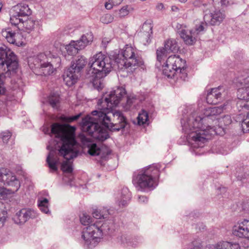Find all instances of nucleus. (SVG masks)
<instances>
[{
  "mask_svg": "<svg viewBox=\"0 0 249 249\" xmlns=\"http://www.w3.org/2000/svg\"><path fill=\"white\" fill-rule=\"evenodd\" d=\"M223 11L219 10H216L215 8L211 6L209 10L207 9L204 11V16H219L220 15H223Z\"/></svg>",
  "mask_w": 249,
  "mask_h": 249,
  "instance_id": "33",
  "label": "nucleus"
},
{
  "mask_svg": "<svg viewBox=\"0 0 249 249\" xmlns=\"http://www.w3.org/2000/svg\"><path fill=\"white\" fill-rule=\"evenodd\" d=\"M112 223L110 220L97 221L83 230L82 238L85 246L89 248L94 247L99 239L104 234L108 233Z\"/></svg>",
  "mask_w": 249,
  "mask_h": 249,
  "instance_id": "8",
  "label": "nucleus"
},
{
  "mask_svg": "<svg viewBox=\"0 0 249 249\" xmlns=\"http://www.w3.org/2000/svg\"><path fill=\"white\" fill-rule=\"evenodd\" d=\"M80 116L81 113L71 117L63 116L62 117L61 119L63 121L66 123H71L77 120L80 117Z\"/></svg>",
  "mask_w": 249,
  "mask_h": 249,
  "instance_id": "39",
  "label": "nucleus"
},
{
  "mask_svg": "<svg viewBox=\"0 0 249 249\" xmlns=\"http://www.w3.org/2000/svg\"><path fill=\"white\" fill-rule=\"evenodd\" d=\"M46 161L52 172L57 171V165L59 163V159L56 155V151L51 149L47 157Z\"/></svg>",
  "mask_w": 249,
  "mask_h": 249,
  "instance_id": "23",
  "label": "nucleus"
},
{
  "mask_svg": "<svg viewBox=\"0 0 249 249\" xmlns=\"http://www.w3.org/2000/svg\"><path fill=\"white\" fill-rule=\"evenodd\" d=\"M48 102L52 107L57 109L60 105V97L58 94H51L49 96Z\"/></svg>",
  "mask_w": 249,
  "mask_h": 249,
  "instance_id": "28",
  "label": "nucleus"
},
{
  "mask_svg": "<svg viewBox=\"0 0 249 249\" xmlns=\"http://www.w3.org/2000/svg\"><path fill=\"white\" fill-rule=\"evenodd\" d=\"M243 107H244L246 108H247L249 107V106L247 105L246 103H245L243 104Z\"/></svg>",
  "mask_w": 249,
  "mask_h": 249,
  "instance_id": "52",
  "label": "nucleus"
},
{
  "mask_svg": "<svg viewBox=\"0 0 249 249\" xmlns=\"http://www.w3.org/2000/svg\"><path fill=\"white\" fill-rule=\"evenodd\" d=\"M105 102H106L105 101L104 102H103V101H101L100 100H99V101L98 102V105L100 106V105L102 103H104L105 104L107 105V104ZM98 109H100V107H98ZM105 109H110L109 108H107V107L104 108H100L101 110H104Z\"/></svg>",
  "mask_w": 249,
  "mask_h": 249,
  "instance_id": "49",
  "label": "nucleus"
},
{
  "mask_svg": "<svg viewBox=\"0 0 249 249\" xmlns=\"http://www.w3.org/2000/svg\"><path fill=\"white\" fill-rule=\"evenodd\" d=\"M106 42H108V41L106 40V39L105 38H104L102 40V43L105 44Z\"/></svg>",
  "mask_w": 249,
  "mask_h": 249,
  "instance_id": "53",
  "label": "nucleus"
},
{
  "mask_svg": "<svg viewBox=\"0 0 249 249\" xmlns=\"http://www.w3.org/2000/svg\"><path fill=\"white\" fill-rule=\"evenodd\" d=\"M249 175L247 173H245L244 175L241 174L239 173L238 175L237 176V178L238 180H242L244 178H247V177Z\"/></svg>",
  "mask_w": 249,
  "mask_h": 249,
  "instance_id": "46",
  "label": "nucleus"
},
{
  "mask_svg": "<svg viewBox=\"0 0 249 249\" xmlns=\"http://www.w3.org/2000/svg\"><path fill=\"white\" fill-rule=\"evenodd\" d=\"M18 68L17 55L5 45L0 46V95L5 92L1 77L15 75Z\"/></svg>",
  "mask_w": 249,
  "mask_h": 249,
  "instance_id": "5",
  "label": "nucleus"
},
{
  "mask_svg": "<svg viewBox=\"0 0 249 249\" xmlns=\"http://www.w3.org/2000/svg\"><path fill=\"white\" fill-rule=\"evenodd\" d=\"M53 58H54L58 62L60 60V58L56 56L55 54L52 53L50 51H46L29 59V65L36 74L49 75L53 73L54 70Z\"/></svg>",
  "mask_w": 249,
  "mask_h": 249,
  "instance_id": "9",
  "label": "nucleus"
},
{
  "mask_svg": "<svg viewBox=\"0 0 249 249\" xmlns=\"http://www.w3.org/2000/svg\"><path fill=\"white\" fill-rule=\"evenodd\" d=\"M224 106L210 107L204 110L203 115L195 112L189 115L186 120L182 119V129L187 135L189 140L194 142V147H201L203 144L210 139L211 137L216 134L214 126L208 123L216 116L221 114L224 109Z\"/></svg>",
  "mask_w": 249,
  "mask_h": 249,
  "instance_id": "2",
  "label": "nucleus"
},
{
  "mask_svg": "<svg viewBox=\"0 0 249 249\" xmlns=\"http://www.w3.org/2000/svg\"><path fill=\"white\" fill-rule=\"evenodd\" d=\"M125 89L123 87H118L116 89L110 91L109 94L105 97V102L107 104V108L112 109L116 107L124 99L126 98L125 103H122V107L125 110H129L132 107L136 99L134 96H126Z\"/></svg>",
  "mask_w": 249,
  "mask_h": 249,
  "instance_id": "11",
  "label": "nucleus"
},
{
  "mask_svg": "<svg viewBox=\"0 0 249 249\" xmlns=\"http://www.w3.org/2000/svg\"><path fill=\"white\" fill-rule=\"evenodd\" d=\"M109 214L108 210L106 208L102 210L95 209L92 213L93 217L96 219H101L102 218L105 219Z\"/></svg>",
  "mask_w": 249,
  "mask_h": 249,
  "instance_id": "31",
  "label": "nucleus"
},
{
  "mask_svg": "<svg viewBox=\"0 0 249 249\" xmlns=\"http://www.w3.org/2000/svg\"><path fill=\"white\" fill-rule=\"evenodd\" d=\"M93 38L91 32L83 35L79 40L71 41L69 44L65 46V49L69 55H73L76 54L79 50L84 49L89 43H91Z\"/></svg>",
  "mask_w": 249,
  "mask_h": 249,
  "instance_id": "13",
  "label": "nucleus"
},
{
  "mask_svg": "<svg viewBox=\"0 0 249 249\" xmlns=\"http://www.w3.org/2000/svg\"><path fill=\"white\" fill-rule=\"evenodd\" d=\"M13 10L17 14L16 16H31L32 11L25 4H18L13 7Z\"/></svg>",
  "mask_w": 249,
  "mask_h": 249,
  "instance_id": "24",
  "label": "nucleus"
},
{
  "mask_svg": "<svg viewBox=\"0 0 249 249\" xmlns=\"http://www.w3.org/2000/svg\"><path fill=\"white\" fill-rule=\"evenodd\" d=\"M81 142L85 147L88 148V152L91 156L99 155L101 153V149L97 145L96 143L91 142L89 139L87 138L84 135L80 136Z\"/></svg>",
  "mask_w": 249,
  "mask_h": 249,
  "instance_id": "21",
  "label": "nucleus"
},
{
  "mask_svg": "<svg viewBox=\"0 0 249 249\" xmlns=\"http://www.w3.org/2000/svg\"><path fill=\"white\" fill-rule=\"evenodd\" d=\"M187 0H180L181 2H185Z\"/></svg>",
  "mask_w": 249,
  "mask_h": 249,
  "instance_id": "54",
  "label": "nucleus"
},
{
  "mask_svg": "<svg viewBox=\"0 0 249 249\" xmlns=\"http://www.w3.org/2000/svg\"><path fill=\"white\" fill-rule=\"evenodd\" d=\"M80 220L82 225L85 226L87 225L88 226L91 225L90 224L91 222V218L86 213H82V214L80 216Z\"/></svg>",
  "mask_w": 249,
  "mask_h": 249,
  "instance_id": "35",
  "label": "nucleus"
},
{
  "mask_svg": "<svg viewBox=\"0 0 249 249\" xmlns=\"http://www.w3.org/2000/svg\"><path fill=\"white\" fill-rule=\"evenodd\" d=\"M163 8V5L162 3H160L157 5V9L158 10H161Z\"/></svg>",
  "mask_w": 249,
  "mask_h": 249,
  "instance_id": "50",
  "label": "nucleus"
},
{
  "mask_svg": "<svg viewBox=\"0 0 249 249\" xmlns=\"http://www.w3.org/2000/svg\"><path fill=\"white\" fill-rule=\"evenodd\" d=\"M165 50L169 53H176L178 51L179 47L176 40L169 39L166 40L164 43Z\"/></svg>",
  "mask_w": 249,
  "mask_h": 249,
  "instance_id": "26",
  "label": "nucleus"
},
{
  "mask_svg": "<svg viewBox=\"0 0 249 249\" xmlns=\"http://www.w3.org/2000/svg\"><path fill=\"white\" fill-rule=\"evenodd\" d=\"M37 216L36 213L30 209H22L16 213L13 219L17 224L22 225L30 218Z\"/></svg>",
  "mask_w": 249,
  "mask_h": 249,
  "instance_id": "18",
  "label": "nucleus"
},
{
  "mask_svg": "<svg viewBox=\"0 0 249 249\" xmlns=\"http://www.w3.org/2000/svg\"><path fill=\"white\" fill-rule=\"evenodd\" d=\"M128 240L127 237L125 235H122L117 238L118 242L120 244H127Z\"/></svg>",
  "mask_w": 249,
  "mask_h": 249,
  "instance_id": "43",
  "label": "nucleus"
},
{
  "mask_svg": "<svg viewBox=\"0 0 249 249\" xmlns=\"http://www.w3.org/2000/svg\"><path fill=\"white\" fill-rule=\"evenodd\" d=\"M171 9L173 11H178V8L175 6H172Z\"/></svg>",
  "mask_w": 249,
  "mask_h": 249,
  "instance_id": "51",
  "label": "nucleus"
},
{
  "mask_svg": "<svg viewBox=\"0 0 249 249\" xmlns=\"http://www.w3.org/2000/svg\"><path fill=\"white\" fill-rule=\"evenodd\" d=\"M185 63L178 55L169 56L162 65L163 74L168 78L185 81L187 77Z\"/></svg>",
  "mask_w": 249,
  "mask_h": 249,
  "instance_id": "10",
  "label": "nucleus"
},
{
  "mask_svg": "<svg viewBox=\"0 0 249 249\" xmlns=\"http://www.w3.org/2000/svg\"><path fill=\"white\" fill-rule=\"evenodd\" d=\"M223 17H204V22L196 24L194 29L188 31L184 29L186 26L178 24L177 28L180 29L178 33L185 43L188 45H193L196 41L197 35L201 34L207 28V26L218 25L223 21Z\"/></svg>",
  "mask_w": 249,
  "mask_h": 249,
  "instance_id": "6",
  "label": "nucleus"
},
{
  "mask_svg": "<svg viewBox=\"0 0 249 249\" xmlns=\"http://www.w3.org/2000/svg\"><path fill=\"white\" fill-rule=\"evenodd\" d=\"M217 120H219L220 122L221 123H223L225 125H229L230 124H231V122H232L231 116L228 115L224 116L221 119L216 118V120L215 121V124H216L217 123Z\"/></svg>",
  "mask_w": 249,
  "mask_h": 249,
  "instance_id": "38",
  "label": "nucleus"
},
{
  "mask_svg": "<svg viewBox=\"0 0 249 249\" xmlns=\"http://www.w3.org/2000/svg\"><path fill=\"white\" fill-rule=\"evenodd\" d=\"M37 202L38 206L42 212L45 213H48L50 212L48 208L49 201L47 198H43L41 199H38Z\"/></svg>",
  "mask_w": 249,
  "mask_h": 249,
  "instance_id": "30",
  "label": "nucleus"
},
{
  "mask_svg": "<svg viewBox=\"0 0 249 249\" xmlns=\"http://www.w3.org/2000/svg\"><path fill=\"white\" fill-rule=\"evenodd\" d=\"M24 19H23L22 21L21 27L25 29V31L27 33H30L34 28L36 20L32 17L29 18L28 17H23Z\"/></svg>",
  "mask_w": 249,
  "mask_h": 249,
  "instance_id": "25",
  "label": "nucleus"
},
{
  "mask_svg": "<svg viewBox=\"0 0 249 249\" xmlns=\"http://www.w3.org/2000/svg\"><path fill=\"white\" fill-rule=\"evenodd\" d=\"M88 63L87 59L84 56H78L63 75V79L66 84L70 87L74 84L80 74L81 71Z\"/></svg>",
  "mask_w": 249,
  "mask_h": 249,
  "instance_id": "12",
  "label": "nucleus"
},
{
  "mask_svg": "<svg viewBox=\"0 0 249 249\" xmlns=\"http://www.w3.org/2000/svg\"><path fill=\"white\" fill-rule=\"evenodd\" d=\"M19 17H10V22L12 25L14 26L19 25L18 28L21 27L23 18H19Z\"/></svg>",
  "mask_w": 249,
  "mask_h": 249,
  "instance_id": "37",
  "label": "nucleus"
},
{
  "mask_svg": "<svg viewBox=\"0 0 249 249\" xmlns=\"http://www.w3.org/2000/svg\"><path fill=\"white\" fill-rule=\"evenodd\" d=\"M190 249H201L198 246H195ZM205 249H241L239 244L230 242H220L207 246Z\"/></svg>",
  "mask_w": 249,
  "mask_h": 249,
  "instance_id": "20",
  "label": "nucleus"
},
{
  "mask_svg": "<svg viewBox=\"0 0 249 249\" xmlns=\"http://www.w3.org/2000/svg\"><path fill=\"white\" fill-rule=\"evenodd\" d=\"M239 82L243 87L237 90L238 98L243 100H249V70L244 71L243 74L239 79Z\"/></svg>",
  "mask_w": 249,
  "mask_h": 249,
  "instance_id": "15",
  "label": "nucleus"
},
{
  "mask_svg": "<svg viewBox=\"0 0 249 249\" xmlns=\"http://www.w3.org/2000/svg\"><path fill=\"white\" fill-rule=\"evenodd\" d=\"M232 233L240 238H249V219L239 220L232 228Z\"/></svg>",
  "mask_w": 249,
  "mask_h": 249,
  "instance_id": "17",
  "label": "nucleus"
},
{
  "mask_svg": "<svg viewBox=\"0 0 249 249\" xmlns=\"http://www.w3.org/2000/svg\"><path fill=\"white\" fill-rule=\"evenodd\" d=\"M123 0H108L105 3V6L107 9L109 10L111 9L113 6L120 4Z\"/></svg>",
  "mask_w": 249,
  "mask_h": 249,
  "instance_id": "36",
  "label": "nucleus"
},
{
  "mask_svg": "<svg viewBox=\"0 0 249 249\" xmlns=\"http://www.w3.org/2000/svg\"><path fill=\"white\" fill-rule=\"evenodd\" d=\"M249 118V111L248 113V118Z\"/></svg>",
  "mask_w": 249,
  "mask_h": 249,
  "instance_id": "55",
  "label": "nucleus"
},
{
  "mask_svg": "<svg viewBox=\"0 0 249 249\" xmlns=\"http://www.w3.org/2000/svg\"><path fill=\"white\" fill-rule=\"evenodd\" d=\"M218 191L220 192V194H224L227 191V189L225 187H220L218 189Z\"/></svg>",
  "mask_w": 249,
  "mask_h": 249,
  "instance_id": "48",
  "label": "nucleus"
},
{
  "mask_svg": "<svg viewBox=\"0 0 249 249\" xmlns=\"http://www.w3.org/2000/svg\"><path fill=\"white\" fill-rule=\"evenodd\" d=\"M47 148H48V149L49 150L50 149V146H47Z\"/></svg>",
  "mask_w": 249,
  "mask_h": 249,
  "instance_id": "56",
  "label": "nucleus"
},
{
  "mask_svg": "<svg viewBox=\"0 0 249 249\" xmlns=\"http://www.w3.org/2000/svg\"><path fill=\"white\" fill-rule=\"evenodd\" d=\"M219 87L211 89L207 93L206 101L210 104H216L222 100V93Z\"/></svg>",
  "mask_w": 249,
  "mask_h": 249,
  "instance_id": "22",
  "label": "nucleus"
},
{
  "mask_svg": "<svg viewBox=\"0 0 249 249\" xmlns=\"http://www.w3.org/2000/svg\"><path fill=\"white\" fill-rule=\"evenodd\" d=\"M23 33L19 31H13L10 28L5 29L2 30L1 35L10 44H15L18 46H21L23 42Z\"/></svg>",
  "mask_w": 249,
  "mask_h": 249,
  "instance_id": "16",
  "label": "nucleus"
},
{
  "mask_svg": "<svg viewBox=\"0 0 249 249\" xmlns=\"http://www.w3.org/2000/svg\"><path fill=\"white\" fill-rule=\"evenodd\" d=\"M11 133L9 131H4L1 133V138L4 143H7L11 137Z\"/></svg>",
  "mask_w": 249,
  "mask_h": 249,
  "instance_id": "40",
  "label": "nucleus"
},
{
  "mask_svg": "<svg viewBox=\"0 0 249 249\" xmlns=\"http://www.w3.org/2000/svg\"><path fill=\"white\" fill-rule=\"evenodd\" d=\"M91 114L92 116H87L82 119V130L99 141H104L109 137L107 129L101 125L111 131H119L127 124L125 118L119 111L111 113L113 117V122L109 113L94 110Z\"/></svg>",
  "mask_w": 249,
  "mask_h": 249,
  "instance_id": "3",
  "label": "nucleus"
},
{
  "mask_svg": "<svg viewBox=\"0 0 249 249\" xmlns=\"http://www.w3.org/2000/svg\"><path fill=\"white\" fill-rule=\"evenodd\" d=\"M221 6H227L228 5L232 3V0H221L220 1Z\"/></svg>",
  "mask_w": 249,
  "mask_h": 249,
  "instance_id": "44",
  "label": "nucleus"
},
{
  "mask_svg": "<svg viewBox=\"0 0 249 249\" xmlns=\"http://www.w3.org/2000/svg\"><path fill=\"white\" fill-rule=\"evenodd\" d=\"M16 192L14 191V188H12L11 189H7L4 187H0V199H4L8 195Z\"/></svg>",
  "mask_w": 249,
  "mask_h": 249,
  "instance_id": "34",
  "label": "nucleus"
},
{
  "mask_svg": "<svg viewBox=\"0 0 249 249\" xmlns=\"http://www.w3.org/2000/svg\"><path fill=\"white\" fill-rule=\"evenodd\" d=\"M0 181L11 186L14 188V191H17L20 187L19 181L16 176L9 169L5 168H0Z\"/></svg>",
  "mask_w": 249,
  "mask_h": 249,
  "instance_id": "14",
  "label": "nucleus"
},
{
  "mask_svg": "<svg viewBox=\"0 0 249 249\" xmlns=\"http://www.w3.org/2000/svg\"><path fill=\"white\" fill-rule=\"evenodd\" d=\"M152 27L150 22H145L143 24L140 32L138 33L140 42L144 45L148 44L151 41Z\"/></svg>",
  "mask_w": 249,
  "mask_h": 249,
  "instance_id": "19",
  "label": "nucleus"
},
{
  "mask_svg": "<svg viewBox=\"0 0 249 249\" xmlns=\"http://www.w3.org/2000/svg\"><path fill=\"white\" fill-rule=\"evenodd\" d=\"M157 59L160 63V65H163L164 59L167 56V54L169 53L166 52L163 47L160 48L157 50Z\"/></svg>",
  "mask_w": 249,
  "mask_h": 249,
  "instance_id": "29",
  "label": "nucleus"
},
{
  "mask_svg": "<svg viewBox=\"0 0 249 249\" xmlns=\"http://www.w3.org/2000/svg\"><path fill=\"white\" fill-rule=\"evenodd\" d=\"M100 21L104 24H108L111 22L113 20V17H101Z\"/></svg>",
  "mask_w": 249,
  "mask_h": 249,
  "instance_id": "42",
  "label": "nucleus"
},
{
  "mask_svg": "<svg viewBox=\"0 0 249 249\" xmlns=\"http://www.w3.org/2000/svg\"><path fill=\"white\" fill-rule=\"evenodd\" d=\"M242 126L243 127L246 126L247 128H248V131H249V118H247L245 119L242 122Z\"/></svg>",
  "mask_w": 249,
  "mask_h": 249,
  "instance_id": "45",
  "label": "nucleus"
},
{
  "mask_svg": "<svg viewBox=\"0 0 249 249\" xmlns=\"http://www.w3.org/2000/svg\"><path fill=\"white\" fill-rule=\"evenodd\" d=\"M159 170L158 164L144 168L133 176V183L139 190L146 191L153 190L158 184Z\"/></svg>",
  "mask_w": 249,
  "mask_h": 249,
  "instance_id": "7",
  "label": "nucleus"
},
{
  "mask_svg": "<svg viewBox=\"0 0 249 249\" xmlns=\"http://www.w3.org/2000/svg\"><path fill=\"white\" fill-rule=\"evenodd\" d=\"M139 201L141 203H145L148 201V198L145 196H141L139 197Z\"/></svg>",
  "mask_w": 249,
  "mask_h": 249,
  "instance_id": "47",
  "label": "nucleus"
},
{
  "mask_svg": "<svg viewBox=\"0 0 249 249\" xmlns=\"http://www.w3.org/2000/svg\"><path fill=\"white\" fill-rule=\"evenodd\" d=\"M132 11V9L130 6H126L123 7L120 11V14L121 16H127L128 14H131V11Z\"/></svg>",
  "mask_w": 249,
  "mask_h": 249,
  "instance_id": "41",
  "label": "nucleus"
},
{
  "mask_svg": "<svg viewBox=\"0 0 249 249\" xmlns=\"http://www.w3.org/2000/svg\"><path fill=\"white\" fill-rule=\"evenodd\" d=\"M135 52L132 47L126 45L114 60L102 53L96 54L90 59L88 64L89 69L86 75L87 82L91 83L95 89L99 90L103 87V78L115 66L120 70L124 68L129 69L131 72L138 67L144 69L143 61Z\"/></svg>",
  "mask_w": 249,
  "mask_h": 249,
  "instance_id": "1",
  "label": "nucleus"
},
{
  "mask_svg": "<svg viewBox=\"0 0 249 249\" xmlns=\"http://www.w3.org/2000/svg\"><path fill=\"white\" fill-rule=\"evenodd\" d=\"M131 196V193L129 192L128 189L126 187L123 188L121 192V200L119 203V206L120 207L125 206L129 201Z\"/></svg>",
  "mask_w": 249,
  "mask_h": 249,
  "instance_id": "27",
  "label": "nucleus"
},
{
  "mask_svg": "<svg viewBox=\"0 0 249 249\" xmlns=\"http://www.w3.org/2000/svg\"><path fill=\"white\" fill-rule=\"evenodd\" d=\"M75 128L70 125L54 123L51 126L52 134L58 139L56 142L59 148L58 154L66 160L61 166L64 173H72L73 168L70 160L77 157L79 153L78 144L75 139Z\"/></svg>",
  "mask_w": 249,
  "mask_h": 249,
  "instance_id": "4",
  "label": "nucleus"
},
{
  "mask_svg": "<svg viewBox=\"0 0 249 249\" xmlns=\"http://www.w3.org/2000/svg\"><path fill=\"white\" fill-rule=\"evenodd\" d=\"M137 119L138 123L139 125L145 124L148 121V113L146 111L142 110V111L139 113Z\"/></svg>",
  "mask_w": 249,
  "mask_h": 249,
  "instance_id": "32",
  "label": "nucleus"
}]
</instances>
